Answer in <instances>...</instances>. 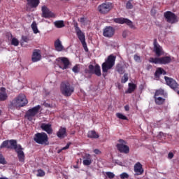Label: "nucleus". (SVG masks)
<instances>
[{
  "instance_id": "nucleus-32",
  "label": "nucleus",
  "mask_w": 179,
  "mask_h": 179,
  "mask_svg": "<svg viewBox=\"0 0 179 179\" xmlns=\"http://www.w3.org/2000/svg\"><path fill=\"white\" fill-rule=\"evenodd\" d=\"M55 27L57 29H62V27H65V24L63 20H57L54 22Z\"/></svg>"
},
{
  "instance_id": "nucleus-37",
  "label": "nucleus",
  "mask_w": 179,
  "mask_h": 179,
  "mask_svg": "<svg viewBox=\"0 0 179 179\" xmlns=\"http://www.w3.org/2000/svg\"><path fill=\"white\" fill-rule=\"evenodd\" d=\"M116 117H117V118H119L120 120H128V117H127V116L124 115L122 113H117Z\"/></svg>"
},
{
  "instance_id": "nucleus-10",
  "label": "nucleus",
  "mask_w": 179,
  "mask_h": 179,
  "mask_svg": "<svg viewBox=\"0 0 179 179\" xmlns=\"http://www.w3.org/2000/svg\"><path fill=\"white\" fill-rule=\"evenodd\" d=\"M40 108H41V106L40 105H37L36 106H34V108L28 110L25 114L26 118H27L29 121H31V120H33V117H36V115L38 114Z\"/></svg>"
},
{
  "instance_id": "nucleus-48",
  "label": "nucleus",
  "mask_w": 179,
  "mask_h": 179,
  "mask_svg": "<svg viewBox=\"0 0 179 179\" xmlns=\"http://www.w3.org/2000/svg\"><path fill=\"white\" fill-rule=\"evenodd\" d=\"M173 157H174V154L173 152H169L168 154V159H173Z\"/></svg>"
},
{
  "instance_id": "nucleus-15",
  "label": "nucleus",
  "mask_w": 179,
  "mask_h": 179,
  "mask_svg": "<svg viewBox=\"0 0 179 179\" xmlns=\"http://www.w3.org/2000/svg\"><path fill=\"white\" fill-rule=\"evenodd\" d=\"M164 16L168 23H176L177 22V15L171 11H166L164 13Z\"/></svg>"
},
{
  "instance_id": "nucleus-16",
  "label": "nucleus",
  "mask_w": 179,
  "mask_h": 179,
  "mask_svg": "<svg viewBox=\"0 0 179 179\" xmlns=\"http://www.w3.org/2000/svg\"><path fill=\"white\" fill-rule=\"evenodd\" d=\"M154 49L153 51L157 55V57H162V55H164V52L163 51V48L159 45L157 43V39H154L153 42Z\"/></svg>"
},
{
  "instance_id": "nucleus-53",
  "label": "nucleus",
  "mask_w": 179,
  "mask_h": 179,
  "mask_svg": "<svg viewBox=\"0 0 179 179\" xmlns=\"http://www.w3.org/2000/svg\"><path fill=\"white\" fill-rule=\"evenodd\" d=\"M159 135H160V136L164 135V133L160 131V132H159Z\"/></svg>"
},
{
  "instance_id": "nucleus-17",
  "label": "nucleus",
  "mask_w": 179,
  "mask_h": 179,
  "mask_svg": "<svg viewBox=\"0 0 179 179\" xmlns=\"http://www.w3.org/2000/svg\"><path fill=\"white\" fill-rule=\"evenodd\" d=\"M115 34V29L111 26L106 27L103 31V37L111 38Z\"/></svg>"
},
{
  "instance_id": "nucleus-30",
  "label": "nucleus",
  "mask_w": 179,
  "mask_h": 179,
  "mask_svg": "<svg viewBox=\"0 0 179 179\" xmlns=\"http://www.w3.org/2000/svg\"><path fill=\"white\" fill-rule=\"evenodd\" d=\"M87 136L88 138H91L92 139H97L99 137L96 131L94 130L88 131Z\"/></svg>"
},
{
  "instance_id": "nucleus-55",
  "label": "nucleus",
  "mask_w": 179,
  "mask_h": 179,
  "mask_svg": "<svg viewBox=\"0 0 179 179\" xmlns=\"http://www.w3.org/2000/svg\"><path fill=\"white\" fill-rule=\"evenodd\" d=\"M10 36L11 38L13 37L12 34H10Z\"/></svg>"
},
{
  "instance_id": "nucleus-11",
  "label": "nucleus",
  "mask_w": 179,
  "mask_h": 179,
  "mask_svg": "<svg viewBox=\"0 0 179 179\" xmlns=\"http://www.w3.org/2000/svg\"><path fill=\"white\" fill-rule=\"evenodd\" d=\"M113 22L115 23H118L119 24H127V26H129L131 29H135V26H134V23L131 20L124 17H117L114 18Z\"/></svg>"
},
{
  "instance_id": "nucleus-24",
  "label": "nucleus",
  "mask_w": 179,
  "mask_h": 179,
  "mask_svg": "<svg viewBox=\"0 0 179 179\" xmlns=\"http://www.w3.org/2000/svg\"><path fill=\"white\" fill-rule=\"evenodd\" d=\"M83 163L84 166H90L92 164V155L90 154H85L83 157Z\"/></svg>"
},
{
  "instance_id": "nucleus-54",
  "label": "nucleus",
  "mask_w": 179,
  "mask_h": 179,
  "mask_svg": "<svg viewBox=\"0 0 179 179\" xmlns=\"http://www.w3.org/2000/svg\"><path fill=\"white\" fill-rule=\"evenodd\" d=\"M127 2L132 3V2H134V0H129Z\"/></svg>"
},
{
  "instance_id": "nucleus-50",
  "label": "nucleus",
  "mask_w": 179,
  "mask_h": 179,
  "mask_svg": "<svg viewBox=\"0 0 179 179\" xmlns=\"http://www.w3.org/2000/svg\"><path fill=\"white\" fill-rule=\"evenodd\" d=\"M146 69H147V71H150V69H152V65L151 64H147Z\"/></svg>"
},
{
  "instance_id": "nucleus-42",
  "label": "nucleus",
  "mask_w": 179,
  "mask_h": 179,
  "mask_svg": "<svg viewBox=\"0 0 179 179\" xmlns=\"http://www.w3.org/2000/svg\"><path fill=\"white\" fill-rule=\"evenodd\" d=\"M69 146H71V143H68L65 147H63L61 150H59L58 153H61L62 150H66V149H69Z\"/></svg>"
},
{
  "instance_id": "nucleus-12",
  "label": "nucleus",
  "mask_w": 179,
  "mask_h": 179,
  "mask_svg": "<svg viewBox=\"0 0 179 179\" xmlns=\"http://www.w3.org/2000/svg\"><path fill=\"white\" fill-rule=\"evenodd\" d=\"M111 9H113V3H103L98 6V10L100 13H102V15L108 13Z\"/></svg>"
},
{
  "instance_id": "nucleus-22",
  "label": "nucleus",
  "mask_w": 179,
  "mask_h": 179,
  "mask_svg": "<svg viewBox=\"0 0 179 179\" xmlns=\"http://www.w3.org/2000/svg\"><path fill=\"white\" fill-rule=\"evenodd\" d=\"M57 136H58L59 139H64V138L68 136V134H66V128L60 127L59 131L57 132Z\"/></svg>"
},
{
  "instance_id": "nucleus-3",
  "label": "nucleus",
  "mask_w": 179,
  "mask_h": 179,
  "mask_svg": "<svg viewBox=\"0 0 179 179\" xmlns=\"http://www.w3.org/2000/svg\"><path fill=\"white\" fill-rule=\"evenodd\" d=\"M116 58L117 57L113 55H110L108 57L105 62L102 64V72L103 73H107L109 69H113V66L115 65Z\"/></svg>"
},
{
  "instance_id": "nucleus-4",
  "label": "nucleus",
  "mask_w": 179,
  "mask_h": 179,
  "mask_svg": "<svg viewBox=\"0 0 179 179\" xmlns=\"http://www.w3.org/2000/svg\"><path fill=\"white\" fill-rule=\"evenodd\" d=\"M74 28L77 37H78V40H80L81 44L83 45L85 51L87 52V51H89V49L87 48V43H86V37L85 36V33H83L82 30H80V28H79V25L78 24V23L74 24Z\"/></svg>"
},
{
  "instance_id": "nucleus-19",
  "label": "nucleus",
  "mask_w": 179,
  "mask_h": 179,
  "mask_svg": "<svg viewBox=\"0 0 179 179\" xmlns=\"http://www.w3.org/2000/svg\"><path fill=\"white\" fill-rule=\"evenodd\" d=\"M41 129L44 131L48 135H51L52 134V124L51 123H42L41 124Z\"/></svg>"
},
{
  "instance_id": "nucleus-46",
  "label": "nucleus",
  "mask_w": 179,
  "mask_h": 179,
  "mask_svg": "<svg viewBox=\"0 0 179 179\" xmlns=\"http://www.w3.org/2000/svg\"><path fill=\"white\" fill-rule=\"evenodd\" d=\"M134 59L136 61V62H141V57L138 56L137 55L134 56Z\"/></svg>"
},
{
  "instance_id": "nucleus-49",
  "label": "nucleus",
  "mask_w": 179,
  "mask_h": 179,
  "mask_svg": "<svg viewBox=\"0 0 179 179\" xmlns=\"http://www.w3.org/2000/svg\"><path fill=\"white\" fill-rule=\"evenodd\" d=\"M94 153H95V155H100V153H101V152H100V150H99V149H95V150H94Z\"/></svg>"
},
{
  "instance_id": "nucleus-21",
  "label": "nucleus",
  "mask_w": 179,
  "mask_h": 179,
  "mask_svg": "<svg viewBox=\"0 0 179 179\" xmlns=\"http://www.w3.org/2000/svg\"><path fill=\"white\" fill-rule=\"evenodd\" d=\"M32 62H38L41 59V50H34L32 54L31 57Z\"/></svg>"
},
{
  "instance_id": "nucleus-36",
  "label": "nucleus",
  "mask_w": 179,
  "mask_h": 179,
  "mask_svg": "<svg viewBox=\"0 0 179 179\" xmlns=\"http://www.w3.org/2000/svg\"><path fill=\"white\" fill-rule=\"evenodd\" d=\"M73 72H74V73H79V72H80V68H79V64H76V66H74L72 69Z\"/></svg>"
},
{
  "instance_id": "nucleus-28",
  "label": "nucleus",
  "mask_w": 179,
  "mask_h": 179,
  "mask_svg": "<svg viewBox=\"0 0 179 179\" xmlns=\"http://www.w3.org/2000/svg\"><path fill=\"white\" fill-rule=\"evenodd\" d=\"M155 99V104H157V106H163V104H164L166 99L162 97H157V96H154Z\"/></svg>"
},
{
  "instance_id": "nucleus-6",
  "label": "nucleus",
  "mask_w": 179,
  "mask_h": 179,
  "mask_svg": "<svg viewBox=\"0 0 179 179\" xmlns=\"http://www.w3.org/2000/svg\"><path fill=\"white\" fill-rule=\"evenodd\" d=\"M171 57L165 56L162 57H150L149 59V62L151 64H159L160 65H167L171 62Z\"/></svg>"
},
{
  "instance_id": "nucleus-9",
  "label": "nucleus",
  "mask_w": 179,
  "mask_h": 179,
  "mask_svg": "<svg viewBox=\"0 0 179 179\" xmlns=\"http://www.w3.org/2000/svg\"><path fill=\"white\" fill-rule=\"evenodd\" d=\"M118 142L119 143L116 145L117 150L120 153H124L125 155H128V153H129V147L127 145V141L122 139H119Z\"/></svg>"
},
{
  "instance_id": "nucleus-25",
  "label": "nucleus",
  "mask_w": 179,
  "mask_h": 179,
  "mask_svg": "<svg viewBox=\"0 0 179 179\" xmlns=\"http://www.w3.org/2000/svg\"><path fill=\"white\" fill-rule=\"evenodd\" d=\"M27 5L31 8H36L40 5V0H27Z\"/></svg>"
},
{
  "instance_id": "nucleus-34",
  "label": "nucleus",
  "mask_w": 179,
  "mask_h": 179,
  "mask_svg": "<svg viewBox=\"0 0 179 179\" xmlns=\"http://www.w3.org/2000/svg\"><path fill=\"white\" fill-rule=\"evenodd\" d=\"M158 96H164V90H156L154 97H157Z\"/></svg>"
},
{
  "instance_id": "nucleus-1",
  "label": "nucleus",
  "mask_w": 179,
  "mask_h": 179,
  "mask_svg": "<svg viewBox=\"0 0 179 179\" xmlns=\"http://www.w3.org/2000/svg\"><path fill=\"white\" fill-rule=\"evenodd\" d=\"M6 148L7 149H14L17 154V157L20 163H24V152H23V148L20 144L17 145V141L16 140L4 141L0 145V149H3Z\"/></svg>"
},
{
  "instance_id": "nucleus-35",
  "label": "nucleus",
  "mask_w": 179,
  "mask_h": 179,
  "mask_svg": "<svg viewBox=\"0 0 179 179\" xmlns=\"http://www.w3.org/2000/svg\"><path fill=\"white\" fill-rule=\"evenodd\" d=\"M11 44L15 47H17V45H19V40L16 38H13L11 40Z\"/></svg>"
},
{
  "instance_id": "nucleus-45",
  "label": "nucleus",
  "mask_w": 179,
  "mask_h": 179,
  "mask_svg": "<svg viewBox=\"0 0 179 179\" xmlns=\"http://www.w3.org/2000/svg\"><path fill=\"white\" fill-rule=\"evenodd\" d=\"M129 178V175H128V173H122L120 175V178L121 179H125V178Z\"/></svg>"
},
{
  "instance_id": "nucleus-56",
  "label": "nucleus",
  "mask_w": 179,
  "mask_h": 179,
  "mask_svg": "<svg viewBox=\"0 0 179 179\" xmlns=\"http://www.w3.org/2000/svg\"><path fill=\"white\" fill-rule=\"evenodd\" d=\"M1 110H0V114H1Z\"/></svg>"
},
{
  "instance_id": "nucleus-41",
  "label": "nucleus",
  "mask_w": 179,
  "mask_h": 179,
  "mask_svg": "<svg viewBox=\"0 0 179 179\" xmlns=\"http://www.w3.org/2000/svg\"><path fill=\"white\" fill-rule=\"evenodd\" d=\"M44 176H45V172H44V171H43L41 169H38L37 176L38 177H44Z\"/></svg>"
},
{
  "instance_id": "nucleus-23",
  "label": "nucleus",
  "mask_w": 179,
  "mask_h": 179,
  "mask_svg": "<svg viewBox=\"0 0 179 179\" xmlns=\"http://www.w3.org/2000/svg\"><path fill=\"white\" fill-rule=\"evenodd\" d=\"M160 75H167V72H166L163 68L158 67L155 73V78H156V79H159Z\"/></svg>"
},
{
  "instance_id": "nucleus-8",
  "label": "nucleus",
  "mask_w": 179,
  "mask_h": 179,
  "mask_svg": "<svg viewBox=\"0 0 179 179\" xmlns=\"http://www.w3.org/2000/svg\"><path fill=\"white\" fill-rule=\"evenodd\" d=\"M165 82L167 85V86H169L171 89L174 90L177 93V94H179V85L176 81V80L173 79L172 78L164 76Z\"/></svg>"
},
{
  "instance_id": "nucleus-44",
  "label": "nucleus",
  "mask_w": 179,
  "mask_h": 179,
  "mask_svg": "<svg viewBox=\"0 0 179 179\" xmlns=\"http://www.w3.org/2000/svg\"><path fill=\"white\" fill-rule=\"evenodd\" d=\"M22 40L24 41V43H29L30 41V38L27 36H22Z\"/></svg>"
},
{
  "instance_id": "nucleus-5",
  "label": "nucleus",
  "mask_w": 179,
  "mask_h": 179,
  "mask_svg": "<svg viewBox=\"0 0 179 179\" xmlns=\"http://www.w3.org/2000/svg\"><path fill=\"white\" fill-rule=\"evenodd\" d=\"M28 103L29 101L26 99V95L21 94L12 101L11 104L13 107H24Z\"/></svg>"
},
{
  "instance_id": "nucleus-29",
  "label": "nucleus",
  "mask_w": 179,
  "mask_h": 179,
  "mask_svg": "<svg viewBox=\"0 0 179 179\" xmlns=\"http://www.w3.org/2000/svg\"><path fill=\"white\" fill-rule=\"evenodd\" d=\"M116 70L120 75H124V73H125V66L122 64H117L116 66Z\"/></svg>"
},
{
  "instance_id": "nucleus-26",
  "label": "nucleus",
  "mask_w": 179,
  "mask_h": 179,
  "mask_svg": "<svg viewBox=\"0 0 179 179\" xmlns=\"http://www.w3.org/2000/svg\"><path fill=\"white\" fill-rule=\"evenodd\" d=\"M55 48L56 51H62L64 50V46L62 45V43L59 39H57L55 41Z\"/></svg>"
},
{
  "instance_id": "nucleus-38",
  "label": "nucleus",
  "mask_w": 179,
  "mask_h": 179,
  "mask_svg": "<svg viewBox=\"0 0 179 179\" xmlns=\"http://www.w3.org/2000/svg\"><path fill=\"white\" fill-rule=\"evenodd\" d=\"M128 73H124L122 78V83H127V82H128Z\"/></svg>"
},
{
  "instance_id": "nucleus-27",
  "label": "nucleus",
  "mask_w": 179,
  "mask_h": 179,
  "mask_svg": "<svg viewBox=\"0 0 179 179\" xmlns=\"http://www.w3.org/2000/svg\"><path fill=\"white\" fill-rule=\"evenodd\" d=\"M6 90V89H5V87L1 88V92H0V101H5V100L8 99V94L5 92Z\"/></svg>"
},
{
  "instance_id": "nucleus-40",
  "label": "nucleus",
  "mask_w": 179,
  "mask_h": 179,
  "mask_svg": "<svg viewBox=\"0 0 179 179\" xmlns=\"http://www.w3.org/2000/svg\"><path fill=\"white\" fill-rule=\"evenodd\" d=\"M6 160L2 154H0V164H6Z\"/></svg>"
},
{
  "instance_id": "nucleus-33",
  "label": "nucleus",
  "mask_w": 179,
  "mask_h": 179,
  "mask_svg": "<svg viewBox=\"0 0 179 179\" xmlns=\"http://www.w3.org/2000/svg\"><path fill=\"white\" fill-rule=\"evenodd\" d=\"M31 27L34 34H37V33H40V31H38V28L37 27V23L35 21L32 22Z\"/></svg>"
},
{
  "instance_id": "nucleus-51",
  "label": "nucleus",
  "mask_w": 179,
  "mask_h": 179,
  "mask_svg": "<svg viewBox=\"0 0 179 179\" xmlns=\"http://www.w3.org/2000/svg\"><path fill=\"white\" fill-rule=\"evenodd\" d=\"M125 111H129V105H126L124 106Z\"/></svg>"
},
{
  "instance_id": "nucleus-43",
  "label": "nucleus",
  "mask_w": 179,
  "mask_h": 179,
  "mask_svg": "<svg viewBox=\"0 0 179 179\" xmlns=\"http://www.w3.org/2000/svg\"><path fill=\"white\" fill-rule=\"evenodd\" d=\"M134 5H132V3L127 1L126 3V8L127 9H133Z\"/></svg>"
},
{
  "instance_id": "nucleus-13",
  "label": "nucleus",
  "mask_w": 179,
  "mask_h": 179,
  "mask_svg": "<svg viewBox=\"0 0 179 179\" xmlns=\"http://www.w3.org/2000/svg\"><path fill=\"white\" fill-rule=\"evenodd\" d=\"M88 73L96 75V76H101V69L100 68V65L96 64L95 66H93L92 64H90L88 66Z\"/></svg>"
},
{
  "instance_id": "nucleus-14",
  "label": "nucleus",
  "mask_w": 179,
  "mask_h": 179,
  "mask_svg": "<svg viewBox=\"0 0 179 179\" xmlns=\"http://www.w3.org/2000/svg\"><path fill=\"white\" fill-rule=\"evenodd\" d=\"M59 68L61 69L65 70L68 69L69 68V65H71V62H69V59L66 57H59L58 64H57Z\"/></svg>"
},
{
  "instance_id": "nucleus-31",
  "label": "nucleus",
  "mask_w": 179,
  "mask_h": 179,
  "mask_svg": "<svg viewBox=\"0 0 179 179\" xmlns=\"http://www.w3.org/2000/svg\"><path fill=\"white\" fill-rule=\"evenodd\" d=\"M135 89H136V85L134 83H129V88L126 91V93H129V94L134 93V92H135Z\"/></svg>"
},
{
  "instance_id": "nucleus-20",
  "label": "nucleus",
  "mask_w": 179,
  "mask_h": 179,
  "mask_svg": "<svg viewBox=\"0 0 179 179\" xmlns=\"http://www.w3.org/2000/svg\"><path fill=\"white\" fill-rule=\"evenodd\" d=\"M134 177H136V176H142L143 174V168L142 167V164L140 162H137L134 165Z\"/></svg>"
},
{
  "instance_id": "nucleus-47",
  "label": "nucleus",
  "mask_w": 179,
  "mask_h": 179,
  "mask_svg": "<svg viewBox=\"0 0 179 179\" xmlns=\"http://www.w3.org/2000/svg\"><path fill=\"white\" fill-rule=\"evenodd\" d=\"M78 22L80 23H82L83 24H85V23L86 22V18L85 17H81L78 20Z\"/></svg>"
},
{
  "instance_id": "nucleus-52",
  "label": "nucleus",
  "mask_w": 179,
  "mask_h": 179,
  "mask_svg": "<svg viewBox=\"0 0 179 179\" xmlns=\"http://www.w3.org/2000/svg\"><path fill=\"white\" fill-rule=\"evenodd\" d=\"M103 78H106V76H107V73H103Z\"/></svg>"
},
{
  "instance_id": "nucleus-18",
  "label": "nucleus",
  "mask_w": 179,
  "mask_h": 179,
  "mask_svg": "<svg viewBox=\"0 0 179 179\" xmlns=\"http://www.w3.org/2000/svg\"><path fill=\"white\" fill-rule=\"evenodd\" d=\"M41 10H42V15H41L42 17H44L45 19L55 17V14L51 12V10H50V9L47 6H43Z\"/></svg>"
},
{
  "instance_id": "nucleus-39",
  "label": "nucleus",
  "mask_w": 179,
  "mask_h": 179,
  "mask_svg": "<svg viewBox=\"0 0 179 179\" xmlns=\"http://www.w3.org/2000/svg\"><path fill=\"white\" fill-rule=\"evenodd\" d=\"M106 175L108 177V178L113 179L114 177H115V175L113 172H106Z\"/></svg>"
},
{
  "instance_id": "nucleus-7",
  "label": "nucleus",
  "mask_w": 179,
  "mask_h": 179,
  "mask_svg": "<svg viewBox=\"0 0 179 179\" xmlns=\"http://www.w3.org/2000/svg\"><path fill=\"white\" fill-rule=\"evenodd\" d=\"M34 141L38 145H48V136L45 132L36 133L34 136Z\"/></svg>"
},
{
  "instance_id": "nucleus-2",
  "label": "nucleus",
  "mask_w": 179,
  "mask_h": 179,
  "mask_svg": "<svg viewBox=\"0 0 179 179\" xmlns=\"http://www.w3.org/2000/svg\"><path fill=\"white\" fill-rule=\"evenodd\" d=\"M60 92L64 97H71L75 93V87L69 81H63L60 84Z\"/></svg>"
}]
</instances>
